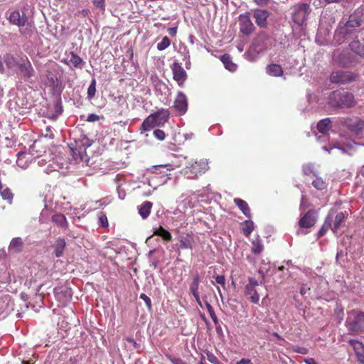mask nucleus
I'll return each mask as SVG.
<instances>
[{"label": "nucleus", "mask_w": 364, "mask_h": 364, "mask_svg": "<svg viewBox=\"0 0 364 364\" xmlns=\"http://www.w3.org/2000/svg\"><path fill=\"white\" fill-rule=\"evenodd\" d=\"M348 342L353 347L358 360L364 363V345L363 343L355 339H350Z\"/></svg>", "instance_id": "f3484780"}, {"label": "nucleus", "mask_w": 364, "mask_h": 364, "mask_svg": "<svg viewBox=\"0 0 364 364\" xmlns=\"http://www.w3.org/2000/svg\"><path fill=\"white\" fill-rule=\"evenodd\" d=\"M350 50L355 54L364 58V45L358 40H354L349 44Z\"/></svg>", "instance_id": "b1692460"}, {"label": "nucleus", "mask_w": 364, "mask_h": 364, "mask_svg": "<svg viewBox=\"0 0 364 364\" xmlns=\"http://www.w3.org/2000/svg\"><path fill=\"white\" fill-rule=\"evenodd\" d=\"M259 286V283L255 278L249 277L248 283L245 285L244 289L245 295L250 300L253 304H257L259 301V295L257 290V287Z\"/></svg>", "instance_id": "0eeeda50"}, {"label": "nucleus", "mask_w": 364, "mask_h": 364, "mask_svg": "<svg viewBox=\"0 0 364 364\" xmlns=\"http://www.w3.org/2000/svg\"><path fill=\"white\" fill-rule=\"evenodd\" d=\"M153 235L160 236L164 240L167 242H170L172 240L171 234L161 225L154 230Z\"/></svg>", "instance_id": "cd10ccee"}, {"label": "nucleus", "mask_w": 364, "mask_h": 364, "mask_svg": "<svg viewBox=\"0 0 364 364\" xmlns=\"http://www.w3.org/2000/svg\"><path fill=\"white\" fill-rule=\"evenodd\" d=\"M96 92V80L95 79H92L90 85L87 89V97L89 98H92L95 95Z\"/></svg>", "instance_id": "a19ab883"}, {"label": "nucleus", "mask_w": 364, "mask_h": 364, "mask_svg": "<svg viewBox=\"0 0 364 364\" xmlns=\"http://www.w3.org/2000/svg\"><path fill=\"white\" fill-rule=\"evenodd\" d=\"M152 208V203L150 201H144L139 208V213L143 219H146L150 215Z\"/></svg>", "instance_id": "393cba45"}, {"label": "nucleus", "mask_w": 364, "mask_h": 364, "mask_svg": "<svg viewBox=\"0 0 364 364\" xmlns=\"http://www.w3.org/2000/svg\"><path fill=\"white\" fill-rule=\"evenodd\" d=\"M341 0H325L326 4L339 3Z\"/></svg>", "instance_id": "0e129e2a"}, {"label": "nucleus", "mask_w": 364, "mask_h": 364, "mask_svg": "<svg viewBox=\"0 0 364 364\" xmlns=\"http://www.w3.org/2000/svg\"><path fill=\"white\" fill-rule=\"evenodd\" d=\"M80 143L81 145L84 147V150H85L86 148L91 146V144H92V140H91L86 135H82V138L80 139Z\"/></svg>", "instance_id": "37998d69"}, {"label": "nucleus", "mask_w": 364, "mask_h": 364, "mask_svg": "<svg viewBox=\"0 0 364 364\" xmlns=\"http://www.w3.org/2000/svg\"><path fill=\"white\" fill-rule=\"evenodd\" d=\"M357 75L348 72L338 70L333 72L330 75V81L332 83L346 84L355 80Z\"/></svg>", "instance_id": "6e6552de"}, {"label": "nucleus", "mask_w": 364, "mask_h": 364, "mask_svg": "<svg viewBox=\"0 0 364 364\" xmlns=\"http://www.w3.org/2000/svg\"><path fill=\"white\" fill-rule=\"evenodd\" d=\"M127 341L129 343H133L134 346H136V343L135 342V341H134L132 338H127Z\"/></svg>", "instance_id": "338daca9"}, {"label": "nucleus", "mask_w": 364, "mask_h": 364, "mask_svg": "<svg viewBox=\"0 0 364 364\" xmlns=\"http://www.w3.org/2000/svg\"><path fill=\"white\" fill-rule=\"evenodd\" d=\"M346 217V213L343 212H339L336 214L334 220H333V225L332 226V230L334 233H336L337 231L339 230L343 223L344 222Z\"/></svg>", "instance_id": "a878e982"}, {"label": "nucleus", "mask_w": 364, "mask_h": 364, "mask_svg": "<svg viewBox=\"0 0 364 364\" xmlns=\"http://www.w3.org/2000/svg\"><path fill=\"white\" fill-rule=\"evenodd\" d=\"M346 326L353 334L364 332V312L355 309L348 311Z\"/></svg>", "instance_id": "20e7f679"}, {"label": "nucleus", "mask_w": 364, "mask_h": 364, "mask_svg": "<svg viewBox=\"0 0 364 364\" xmlns=\"http://www.w3.org/2000/svg\"><path fill=\"white\" fill-rule=\"evenodd\" d=\"M179 248L186 250V249H192L193 245L191 240L188 239H183L181 238L179 241Z\"/></svg>", "instance_id": "79ce46f5"}, {"label": "nucleus", "mask_w": 364, "mask_h": 364, "mask_svg": "<svg viewBox=\"0 0 364 364\" xmlns=\"http://www.w3.org/2000/svg\"><path fill=\"white\" fill-rule=\"evenodd\" d=\"M316 211L313 209L308 210L305 214L301 215L299 221V226L300 228H310L316 223Z\"/></svg>", "instance_id": "9b49d317"}, {"label": "nucleus", "mask_w": 364, "mask_h": 364, "mask_svg": "<svg viewBox=\"0 0 364 364\" xmlns=\"http://www.w3.org/2000/svg\"><path fill=\"white\" fill-rule=\"evenodd\" d=\"M66 242L64 238L58 237L55 242L54 254L56 257H60L63 255Z\"/></svg>", "instance_id": "4be33fe9"}, {"label": "nucleus", "mask_w": 364, "mask_h": 364, "mask_svg": "<svg viewBox=\"0 0 364 364\" xmlns=\"http://www.w3.org/2000/svg\"><path fill=\"white\" fill-rule=\"evenodd\" d=\"M51 220L61 228H64L65 229L68 228V222L66 218L61 213L53 215L51 217Z\"/></svg>", "instance_id": "c756f323"}, {"label": "nucleus", "mask_w": 364, "mask_h": 364, "mask_svg": "<svg viewBox=\"0 0 364 364\" xmlns=\"http://www.w3.org/2000/svg\"><path fill=\"white\" fill-rule=\"evenodd\" d=\"M90 14V11L88 9H82L79 11L77 15L81 16L82 17H86Z\"/></svg>", "instance_id": "13d9d810"}, {"label": "nucleus", "mask_w": 364, "mask_h": 364, "mask_svg": "<svg viewBox=\"0 0 364 364\" xmlns=\"http://www.w3.org/2000/svg\"><path fill=\"white\" fill-rule=\"evenodd\" d=\"M328 104L338 108H351L356 104L353 94L343 90H337L328 97Z\"/></svg>", "instance_id": "f03ea898"}, {"label": "nucleus", "mask_w": 364, "mask_h": 364, "mask_svg": "<svg viewBox=\"0 0 364 364\" xmlns=\"http://www.w3.org/2000/svg\"><path fill=\"white\" fill-rule=\"evenodd\" d=\"M4 63L9 69L14 68L18 65L19 61L14 57L11 54H6L4 56Z\"/></svg>", "instance_id": "f704fd0d"}, {"label": "nucleus", "mask_w": 364, "mask_h": 364, "mask_svg": "<svg viewBox=\"0 0 364 364\" xmlns=\"http://www.w3.org/2000/svg\"><path fill=\"white\" fill-rule=\"evenodd\" d=\"M331 125V121L329 118H326L319 121L317 124V129L320 133L326 134L330 129Z\"/></svg>", "instance_id": "c85d7f7f"}, {"label": "nucleus", "mask_w": 364, "mask_h": 364, "mask_svg": "<svg viewBox=\"0 0 364 364\" xmlns=\"http://www.w3.org/2000/svg\"><path fill=\"white\" fill-rule=\"evenodd\" d=\"M242 233L246 236L249 237L255 229L254 223L251 220H246L242 224Z\"/></svg>", "instance_id": "7c9ffc66"}, {"label": "nucleus", "mask_w": 364, "mask_h": 364, "mask_svg": "<svg viewBox=\"0 0 364 364\" xmlns=\"http://www.w3.org/2000/svg\"><path fill=\"white\" fill-rule=\"evenodd\" d=\"M172 108L178 116H182L186 113L188 110V99L183 92H178L177 93Z\"/></svg>", "instance_id": "9d476101"}, {"label": "nucleus", "mask_w": 364, "mask_h": 364, "mask_svg": "<svg viewBox=\"0 0 364 364\" xmlns=\"http://www.w3.org/2000/svg\"><path fill=\"white\" fill-rule=\"evenodd\" d=\"M73 156H74V159L75 161H83V159H82V155L80 154V153L79 152V154L77 156V149L75 150H73Z\"/></svg>", "instance_id": "4d7b16f0"}, {"label": "nucleus", "mask_w": 364, "mask_h": 364, "mask_svg": "<svg viewBox=\"0 0 364 364\" xmlns=\"http://www.w3.org/2000/svg\"><path fill=\"white\" fill-rule=\"evenodd\" d=\"M364 21V8L359 7L356 9L349 16L348 21L342 28L344 34H349L352 32V28L360 27Z\"/></svg>", "instance_id": "423d86ee"}, {"label": "nucleus", "mask_w": 364, "mask_h": 364, "mask_svg": "<svg viewBox=\"0 0 364 364\" xmlns=\"http://www.w3.org/2000/svg\"><path fill=\"white\" fill-rule=\"evenodd\" d=\"M168 33L171 36H176V33H177V27L175 26V27H171V28H168Z\"/></svg>", "instance_id": "6e6d98bb"}, {"label": "nucleus", "mask_w": 364, "mask_h": 364, "mask_svg": "<svg viewBox=\"0 0 364 364\" xmlns=\"http://www.w3.org/2000/svg\"><path fill=\"white\" fill-rule=\"evenodd\" d=\"M214 278L218 284H220L223 287H225V278L223 275H216Z\"/></svg>", "instance_id": "864d4df0"}, {"label": "nucleus", "mask_w": 364, "mask_h": 364, "mask_svg": "<svg viewBox=\"0 0 364 364\" xmlns=\"http://www.w3.org/2000/svg\"><path fill=\"white\" fill-rule=\"evenodd\" d=\"M200 283V277L196 274L193 279V282L190 285V291L193 295L198 294V287Z\"/></svg>", "instance_id": "c9c22d12"}, {"label": "nucleus", "mask_w": 364, "mask_h": 364, "mask_svg": "<svg viewBox=\"0 0 364 364\" xmlns=\"http://www.w3.org/2000/svg\"><path fill=\"white\" fill-rule=\"evenodd\" d=\"M197 302V304H198V306H200V307H203V304H202V301L200 299V296H199V294H196V295H193Z\"/></svg>", "instance_id": "e2e57ef3"}, {"label": "nucleus", "mask_w": 364, "mask_h": 364, "mask_svg": "<svg viewBox=\"0 0 364 364\" xmlns=\"http://www.w3.org/2000/svg\"><path fill=\"white\" fill-rule=\"evenodd\" d=\"M25 157H26V154L24 153H21L20 152V153L18 154V158H17L16 163H17L18 166H21L22 168H25L26 167V164L23 163V159Z\"/></svg>", "instance_id": "8fccbe9b"}, {"label": "nucleus", "mask_w": 364, "mask_h": 364, "mask_svg": "<svg viewBox=\"0 0 364 364\" xmlns=\"http://www.w3.org/2000/svg\"><path fill=\"white\" fill-rule=\"evenodd\" d=\"M18 68L24 79H28L34 76L35 70L27 57L21 58Z\"/></svg>", "instance_id": "ddd939ff"}, {"label": "nucleus", "mask_w": 364, "mask_h": 364, "mask_svg": "<svg viewBox=\"0 0 364 364\" xmlns=\"http://www.w3.org/2000/svg\"><path fill=\"white\" fill-rule=\"evenodd\" d=\"M9 22L18 28L19 33L25 36H31L35 28L33 23L29 21L25 11L15 9L7 18Z\"/></svg>", "instance_id": "f257e3e1"}, {"label": "nucleus", "mask_w": 364, "mask_h": 364, "mask_svg": "<svg viewBox=\"0 0 364 364\" xmlns=\"http://www.w3.org/2000/svg\"><path fill=\"white\" fill-rule=\"evenodd\" d=\"M156 126V119H154V115L151 114L142 122L140 127L141 134L150 131Z\"/></svg>", "instance_id": "a211bd4d"}, {"label": "nucleus", "mask_w": 364, "mask_h": 364, "mask_svg": "<svg viewBox=\"0 0 364 364\" xmlns=\"http://www.w3.org/2000/svg\"><path fill=\"white\" fill-rule=\"evenodd\" d=\"M344 124L350 131L359 134L364 129V119L360 118H346L344 120Z\"/></svg>", "instance_id": "4468645a"}, {"label": "nucleus", "mask_w": 364, "mask_h": 364, "mask_svg": "<svg viewBox=\"0 0 364 364\" xmlns=\"http://www.w3.org/2000/svg\"><path fill=\"white\" fill-rule=\"evenodd\" d=\"M236 364H252L250 359L242 358L240 361L237 362Z\"/></svg>", "instance_id": "052dcab7"}, {"label": "nucleus", "mask_w": 364, "mask_h": 364, "mask_svg": "<svg viewBox=\"0 0 364 364\" xmlns=\"http://www.w3.org/2000/svg\"><path fill=\"white\" fill-rule=\"evenodd\" d=\"M267 73L274 77H281L284 71L279 65L270 64L267 67Z\"/></svg>", "instance_id": "bb28decb"}, {"label": "nucleus", "mask_w": 364, "mask_h": 364, "mask_svg": "<svg viewBox=\"0 0 364 364\" xmlns=\"http://www.w3.org/2000/svg\"><path fill=\"white\" fill-rule=\"evenodd\" d=\"M46 77L50 85L53 88H58L61 85L60 79L51 71H47Z\"/></svg>", "instance_id": "473e14b6"}, {"label": "nucleus", "mask_w": 364, "mask_h": 364, "mask_svg": "<svg viewBox=\"0 0 364 364\" xmlns=\"http://www.w3.org/2000/svg\"><path fill=\"white\" fill-rule=\"evenodd\" d=\"M151 115H154L157 126H164L169 119L170 112L167 109L161 108L160 109H158L154 113H152Z\"/></svg>", "instance_id": "dca6fc26"}, {"label": "nucleus", "mask_w": 364, "mask_h": 364, "mask_svg": "<svg viewBox=\"0 0 364 364\" xmlns=\"http://www.w3.org/2000/svg\"><path fill=\"white\" fill-rule=\"evenodd\" d=\"M205 305L207 311L209 313V315L210 316L213 323H215V326L217 327V326L219 324V322H218V317L215 313V311H214L213 306L207 301H205Z\"/></svg>", "instance_id": "e433bc0d"}, {"label": "nucleus", "mask_w": 364, "mask_h": 364, "mask_svg": "<svg viewBox=\"0 0 364 364\" xmlns=\"http://www.w3.org/2000/svg\"><path fill=\"white\" fill-rule=\"evenodd\" d=\"M23 246V242L21 237H14L11 240L9 246V251L14 253L21 252Z\"/></svg>", "instance_id": "412c9836"}, {"label": "nucleus", "mask_w": 364, "mask_h": 364, "mask_svg": "<svg viewBox=\"0 0 364 364\" xmlns=\"http://www.w3.org/2000/svg\"><path fill=\"white\" fill-rule=\"evenodd\" d=\"M176 167H177V166H175V165L171 164H162V165H158V166H153V168L156 171H157V170H159V168H166L167 171H173Z\"/></svg>", "instance_id": "c03bdc74"}, {"label": "nucleus", "mask_w": 364, "mask_h": 364, "mask_svg": "<svg viewBox=\"0 0 364 364\" xmlns=\"http://www.w3.org/2000/svg\"><path fill=\"white\" fill-rule=\"evenodd\" d=\"M166 356L173 364H186V363L180 358H173L171 357V355Z\"/></svg>", "instance_id": "603ef678"}, {"label": "nucleus", "mask_w": 364, "mask_h": 364, "mask_svg": "<svg viewBox=\"0 0 364 364\" xmlns=\"http://www.w3.org/2000/svg\"><path fill=\"white\" fill-rule=\"evenodd\" d=\"M171 44V41L167 36H164L162 41L157 44V49L159 50H164L167 48Z\"/></svg>", "instance_id": "ea45409f"}, {"label": "nucleus", "mask_w": 364, "mask_h": 364, "mask_svg": "<svg viewBox=\"0 0 364 364\" xmlns=\"http://www.w3.org/2000/svg\"><path fill=\"white\" fill-rule=\"evenodd\" d=\"M312 185L318 190L323 191L326 188V182L321 178H316L312 181Z\"/></svg>", "instance_id": "4c0bfd02"}, {"label": "nucleus", "mask_w": 364, "mask_h": 364, "mask_svg": "<svg viewBox=\"0 0 364 364\" xmlns=\"http://www.w3.org/2000/svg\"><path fill=\"white\" fill-rule=\"evenodd\" d=\"M240 31L245 36L251 35L255 30V27L250 19L249 12L242 14L238 17Z\"/></svg>", "instance_id": "1a4fd4ad"}, {"label": "nucleus", "mask_w": 364, "mask_h": 364, "mask_svg": "<svg viewBox=\"0 0 364 364\" xmlns=\"http://www.w3.org/2000/svg\"><path fill=\"white\" fill-rule=\"evenodd\" d=\"M0 195L3 200H6L9 204L13 202L14 194L9 188H6L0 191Z\"/></svg>", "instance_id": "72a5a7b5"}, {"label": "nucleus", "mask_w": 364, "mask_h": 364, "mask_svg": "<svg viewBox=\"0 0 364 364\" xmlns=\"http://www.w3.org/2000/svg\"><path fill=\"white\" fill-rule=\"evenodd\" d=\"M332 223H333V215L328 214L327 217L325 219V221L323 224L322 225L321 229L318 230L317 233L318 238H320L323 237L328 230L333 228L332 227Z\"/></svg>", "instance_id": "aec40b11"}, {"label": "nucleus", "mask_w": 364, "mask_h": 364, "mask_svg": "<svg viewBox=\"0 0 364 364\" xmlns=\"http://www.w3.org/2000/svg\"><path fill=\"white\" fill-rule=\"evenodd\" d=\"M208 169V162L206 159H191L186 164L181 173L188 179H196L199 176L204 174Z\"/></svg>", "instance_id": "7ed1b4c3"}, {"label": "nucleus", "mask_w": 364, "mask_h": 364, "mask_svg": "<svg viewBox=\"0 0 364 364\" xmlns=\"http://www.w3.org/2000/svg\"><path fill=\"white\" fill-rule=\"evenodd\" d=\"M99 221L102 227L105 228L108 226L107 218L105 213H100V215L99 217Z\"/></svg>", "instance_id": "de8ad7c7"}, {"label": "nucleus", "mask_w": 364, "mask_h": 364, "mask_svg": "<svg viewBox=\"0 0 364 364\" xmlns=\"http://www.w3.org/2000/svg\"><path fill=\"white\" fill-rule=\"evenodd\" d=\"M0 73H4V65H3V62L1 61V59H0Z\"/></svg>", "instance_id": "69168bd1"}, {"label": "nucleus", "mask_w": 364, "mask_h": 364, "mask_svg": "<svg viewBox=\"0 0 364 364\" xmlns=\"http://www.w3.org/2000/svg\"><path fill=\"white\" fill-rule=\"evenodd\" d=\"M269 0H254V2L259 6L267 5Z\"/></svg>", "instance_id": "bf43d9fd"}, {"label": "nucleus", "mask_w": 364, "mask_h": 364, "mask_svg": "<svg viewBox=\"0 0 364 364\" xmlns=\"http://www.w3.org/2000/svg\"><path fill=\"white\" fill-rule=\"evenodd\" d=\"M154 136L160 141H163L166 138L165 132L161 129H156L154 131Z\"/></svg>", "instance_id": "49530a36"}, {"label": "nucleus", "mask_w": 364, "mask_h": 364, "mask_svg": "<svg viewBox=\"0 0 364 364\" xmlns=\"http://www.w3.org/2000/svg\"><path fill=\"white\" fill-rule=\"evenodd\" d=\"M310 5L306 3H298L293 6L292 21L299 26H303L311 13Z\"/></svg>", "instance_id": "39448f33"}, {"label": "nucleus", "mask_w": 364, "mask_h": 364, "mask_svg": "<svg viewBox=\"0 0 364 364\" xmlns=\"http://www.w3.org/2000/svg\"><path fill=\"white\" fill-rule=\"evenodd\" d=\"M82 59L80 56H78L74 52H70L69 61L66 63L68 65H71L75 68H78L82 63Z\"/></svg>", "instance_id": "2f4dec72"}, {"label": "nucleus", "mask_w": 364, "mask_h": 364, "mask_svg": "<svg viewBox=\"0 0 364 364\" xmlns=\"http://www.w3.org/2000/svg\"><path fill=\"white\" fill-rule=\"evenodd\" d=\"M233 202L247 218H250L252 217L250 208L246 201L236 198H234Z\"/></svg>", "instance_id": "6ab92c4d"}, {"label": "nucleus", "mask_w": 364, "mask_h": 364, "mask_svg": "<svg viewBox=\"0 0 364 364\" xmlns=\"http://www.w3.org/2000/svg\"><path fill=\"white\" fill-rule=\"evenodd\" d=\"M207 359L213 364H219V360L218 358L211 352L208 351L206 353Z\"/></svg>", "instance_id": "a18cd8bd"}, {"label": "nucleus", "mask_w": 364, "mask_h": 364, "mask_svg": "<svg viewBox=\"0 0 364 364\" xmlns=\"http://www.w3.org/2000/svg\"><path fill=\"white\" fill-rule=\"evenodd\" d=\"M263 250V246L260 241L257 240L252 242V252L255 255L260 254Z\"/></svg>", "instance_id": "58836bf2"}, {"label": "nucleus", "mask_w": 364, "mask_h": 364, "mask_svg": "<svg viewBox=\"0 0 364 364\" xmlns=\"http://www.w3.org/2000/svg\"><path fill=\"white\" fill-rule=\"evenodd\" d=\"M225 68L230 72H235L237 70V65L232 60V58L229 54H224L220 58Z\"/></svg>", "instance_id": "5701e85b"}, {"label": "nucleus", "mask_w": 364, "mask_h": 364, "mask_svg": "<svg viewBox=\"0 0 364 364\" xmlns=\"http://www.w3.org/2000/svg\"><path fill=\"white\" fill-rule=\"evenodd\" d=\"M100 119V117L96 114H90L88 115L87 121L90 122H94L98 121Z\"/></svg>", "instance_id": "5fc2aeb1"}, {"label": "nucleus", "mask_w": 364, "mask_h": 364, "mask_svg": "<svg viewBox=\"0 0 364 364\" xmlns=\"http://www.w3.org/2000/svg\"><path fill=\"white\" fill-rule=\"evenodd\" d=\"M269 16V13L265 9H255L253 14V17L255 19L257 25L262 28L267 26V18Z\"/></svg>", "instance_id": "2eb2a0df"}, {"label": "nucleus", "mask_w": 364, "mask_h": 364, "mask_svg": "<svg viewBox=\"0 0 364 364\" xmlns=\"http://www.w3.org/2000/svg\"><path fill=\"white\" fill-rule=\"evenodd\" d=\"M173 73V78L176 80L178 85L181 87L187 78V73L178 62H174L171 65Z\"/></svg>", "instance_id": "f8f14e48"}, {"label": "nucleus", "mask_w": 364, "mask_h": 364, "mask_svg": "<svg viewBox=\"0 0 364 364\" xmlns=\"http://www.w3.org/2000/svg\"><path fill=\"white\" fill-rule=\"evenodd\" d=\"M140 299H141L146 303V304L149 309L151 308V301L147 295L142 293L140 294Z\"/></svg>", "instance_id": "3c124183"}, {"label": "nucleus", "mask_w": 364, "mask_h": 364, "mask_svg": "<svg viewBox=\"0 0 364 364\" xmlns=\"http://www.w3.org/2000/svg\"><path fill=\"white\" fill-rule=\"evenodd\" d=\"M306 364H317L316 361L313 358H309L305 359Z\"/></svg>", "instance_id": "680f3d73"}, {"label": "nucleus", "mask_w": 364, "mask_h": 364, "mask_svg": "<svg viewBox=\"0 0 364 364\" xmlns=\"http://www.w3.org/2000/svg\"><path fill=\"white\" fill-rule=\"evenodd\" d=\"M92 3L95 7L100 9L102 11H105V0H93Z\"/></svg>", "instance_id": "09e8293b"}, {"label": "nucleus", "mask_w": 364, "mask_h": 364, "mask_svg": "<svg viewBox=\"0 0 364 364\" xmlns=\"http://www.w3.org/2000/svg\"><path fill=\"white\" fill-rule=\"evenodd\" d=\"M359 173L364 177V165L360 169Z\"/></svg>", "instance_id": "774afa93"}]
</instances>
